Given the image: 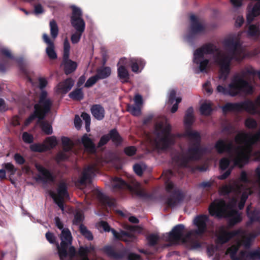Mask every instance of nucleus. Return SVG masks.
I'll return each instance as SVG.
<instances>
[{"mask_svg": "<svg viewBox=\"0 0 260 260\" xmlns=\"http://www.w3.org/2000/svg\"><path fill=\"white\" fill-rule=\"evenodd\" d=\"M95 171V167L92 165H89L84 168L78 180L79 184L81 185H86L87 183H90Z\"/></svg>", "mask_w": 260, "mask_h": 260, "instance_id": "6ab92c4d", "label": "nucleus"}, {"mask_svg": "<svg viewBox=\"0 0 260 260\" xmlns=\"http://www.w3.org/2000/svg\"><path fill=\"white\" fill-rule=\"evenodd\" d=\"M60 245L56 243V246L60 259L63 260L68 256L67 249L72 242V236L70 231L67 228L63 229L60 235Z\"/></svg>", "mask_w": 260, "mask_h": 260, "instance_id": "1a4fd4ad", "label": "nucleus"}, {"mask_svg": "<svg viewBox=\"0 0 260 260\" xmlns=\"http://www.w3.org/2000/svg\"><path fill=\"white\" fill-rule=\"evenodd\" d=\"M215 148L218 153H223L224 152H231L233 148V145L232 142L226 143L222 139L218 140L215 145Z\"/></svg>", "mask_w": 260, "mask_h": 260, "instance_id": "a878e982", "label": "nucleus"}, {"mask_svg": "<svg viewBox=\"0 0 260 260\" xmlns=\"http://www.w3.org/2000/svg\"><path fill=\"white\" fill-rule=\"evenodd\" d=\"M131 60L132 58H127L125 57H122L119 59L117 66V67H123L126 68V67L130 66V61Z\"/></svg>", "mask_w": 260, "mask_h": 260, "instance_id": "680f3d73", "label": "nucleus"}, {"mask_svg": "<svg viewBox=\"0 0 260 260\" xmlns=\"http://www.w3.org/2000/svg\"><path fill=\"white\" fill-rule=\"evenodd\" d=\"M260 108V94L256 99L255 102L246 100L238 103H228L222 107L223 113L236 111L241 112L244 110L248 113L255 114L257 108Z\"/></svg>", "mask_w": 260, "mask_h": 260, "instance_id": "0eeeda50", "label": "nucleus"}, {"mask_svg": "<svg viewBox=\"0 0 260 260\" xmlns=\"http://www.w3.org/2000/svg\"><path fill=\"white\" fill-rule=\"evenodd\" d=\"M83 120H84L85 123V128L87 132L90 131V116L89 114L86 112H83L81 115Z\"/></svg>", "mask_w": 260, "mask_h": 260, "instance_id": "4d7b16f0", "label": "nucleus"}, {"mask_svg": "<svg viewBox=\"0 0 260 260\" xmlns=\"http://www.w3.org/2000/svg\"><path fill=\"white\" fill-rule=\"evenodd\" d=\"M241 230H234L231 232L225 231L223 228L220 230V235L217 237L218 243L223 244L229 242L232 238L239 235L241 233Z\"/></svg>", "mask_w": 260, "mask_h": 260, "instance_id": "aec40b11", "label": "nucleus"}, {"mask_svg": "<svg viewBox=\"0 0 260 260\" xmlns=\"http://www.w3.org/2000/svg\"><path fill=\"white\" fill-rule=\"evenodd\" d=\"M147 239L149 246L152 247L155 246L157 244L159 240V237L156 235L152 234L149 235L147 237Z\"/></svg>", "mask_w": 260, "mask_h": 260, "instance_id": "13d9d810", "label": "nucleus"}, {"mask_svg": "<svg viewBox=\"0 0 260 260\" xmlns=\"http://www.w3.org/2000/svg\"><path fill=\"white\" fill-rule=\"evenodd\" d=\"M245 126L250 129H254L256 128L257 123L256 121L252 118H247L245 121Z\"/></svg>", "mask_w": 260, "mask_h": 260, "instance_id": "6e6d98bb", "label": "nucleus"}, {"mask_svg": "<svg viewBox=\"0 0 260 260\" xmlns=\"http://www.w3.org/2000/svg\"><path fill=\"white\" fill-rule=\"evenodd\" d=\"M193 113V109L191 107L188 108L186 111L184 118V124L186 126L190 127L192 125L194 120Z\"/></svg>", "mask_w": 260, "mask_h": 260, "instance_id": "ea45409f", "label": "nucleus"}, {"mask_svg": "<svg viewBox=\"0 0 260 260\" xmlns=\"http://www.w3.org/2000/svg\"><path fill=\"white\" fill-rule=\"evenodd\" d=\"M234 189L233 186L231 184H225L219 188V191L223 196L229 195Z\"/></svg>", "mask_w": 260, "mask_h": 260, "instance_id": "864d4df0", "label": "nucleus"}, {"mask_svg": "<svg viewBox=\"0 0 260 260\" xmlns=\"http://www.w3.org/2000/svg\"><path fill=\"white\" fill-rule=\"evenodd\" d=\"M219 51V49L216 46L209 43L204 44L201 47L197 49L194 52L193 56H195V60L198 63V58H204L205 54H212Z\"/></svg>", "mask_w": 260, "mask_h": 260, "instance_id": "a211bd4d", "label": "nucleus"}, {"mask_svg": "<svg viewBox=\"0 0 260 260\" xmlns=\"http://www.w3.org/2000/svg\"><path fill=\"white\" fill-rule=\"evenodd\" d=\"M82 143L85 150L90 153L95 151V146L92 140L89 138L87 134L84 135L81 139Z\"/></svg>", "mask_w": 260, "mask_h": 260, "instance_id": "473e14b6", "label": "nucleus"}, {"mask_svg": "<svg viewBox=\"0 0 260 260\" xmlns=\"http://www.w3.org/2000/svg\"><path fill=\"white\" fill-rule=\"evenodd\" d=\"M30 149L35 152H44L48 151V148L45 144L35 143L30 146Z\"/></svg>", "mask_w": 260, "mask_h": 260, "instance_id": "a19ab883", "label": "nucleus"}, {"mask_svg": "<svg viewBox=\"0 0 260 260\" xmlns=\"http://www.w3.org/2000/svg\"><path fill=\"white\" fill-rule=\"evenodd\" d=\"M90 252L88 247L81 246L79 249L78 254L82 258L88 257V254Z\"/></svg>", "mask_w": 260, "mask_h": 260, "instance_id": "e2e57ef3", "label": "nucleus"}, {"mask_svg": "<svg viewBox=\"0 0 260 260\" xmlns=\"http://www.w3.org/2000/svg\"><path fill=\"white\" fill-rule=\"evenodd\" d=\"M72 14L70 22L72 26L77 31L84 32L85 29V22L82 18L81 9L76 6H72Z\"/></svg>", "mask_w": 260, "mask_h": 260, "instance_id": "4468645a", "label": "nucleus"}, {"mask_svg": "<svg viewBox=\"0 0 260 260\" xmlns=\"http://www.w3.org/2000/svg\"><path fill=\"white\" fill-rule=\"evenodd\" d=\"M83 32H80L76 31V32L72 35L71 40L73 44L78 43L81 38Z\"/></svg>", "mask_w": 260, "mask_h": 260, "instance_id": "338daca9", "label": "nucleus"}, {"mask_svg": "<svg viewBox=\"0 0 260 260\" xmlns=\"http://www.w3.org/2000/svg\"><path fill=\"white\" fill-rule=\"evenodd\" d=\"M70 44L68 40L66 39L63 42V53L62 57H70Z\"/></svg>", "mask_w": 260, "mask_h": 260, "instance_id": "052dcab7", "label": "nucleus"}, {"mask_svg": "<svg viewBox=\"0 0 260 260\" xmlns=\"http://www.w3.org/2000/svg\"><path fill=\"white\" fill-rule=\"evenodd\" d=\"M224 45L226 48L228 54L217 56L216 62L219 67V79L225 81L231 71V63L232 60L240 61L242 59V50L241 44L238 40L229 38L224 40Z\"/></svg>", "mask_w": 260, "mask_h": 260, "instance_id": "f03ea898", "label": "nucleus"}, {"mask_svg": "<svg viewBox=\"0 0 260 260\" xmlns=\"http://www.w3.org/2000/svg\"><path fill=\"white\" fill-rule=\"evenodd\" d=\"M184 136L189 140L187 154L180 153L174 156L173 159L183 167H187L190 161L200 160L206 153L207 149L201 146L200 134L190 129L186 130Z\"/></svg>", "mask_w": 260, "mask_h": 260, "instance_id": "7ed1b4c3", "label": "nucleus"}, {"mask_svg": "<svg viewBox=\"0 0 260 260\" xmlns=\"http://www.w3.org/2000/svg\"><path fill=\"white\" fill-rule=\"evenodd\" d=\"M42 38L44 43L47 45L46 48V53L48 57L52 60L56 59L57 58V55L55 51V45L53 41L51 40L46 34H44Z\"/></svg>", "mask_w": 260, "mask_h": 260, "instance_id": "412c9836", "label": "nucleus"}, {"mask_svg": "<svg viewBox=\"0 0 260 260\" xmlns=\"http://www.w3.org/2000/svg\"><path fill=\"white\" fill-rule=\"evenodd\" d=\"M57 194L53 192H50V196L53 199L54 202L57 205L58 207L62 210H64V199L69 197L68 191L67 184L65 182H60L57 188Z\"/></svg>", "mask_w": 260, "mask_h": 260, "instance_id": "2eb2a0df", "label": "nucleus"}, {"mask_svg": "<svg viewBox=\"0 0 260 260\" xmlns=\"http://www.w3.org/2000/svg\"><path fill=\"white\" fill-rule=\"evenodd\" d=\"M100 226L104 230V231L106 232H111L113 234V236L115 239H118L119 235H118V232H117L114 229L111 228L110 226L108 224V223L105 221H101L100 223Z\"/></svg>", "mask_w": 260, "mask_h": 260, "instance_id": "79ce46f5", "label": "nucleus"}, {"mask_svg": "<svg viewBox=\"0 0 260 260\" xmlns=\"http://www.w3.org/2000/svg\"><path fill=\"white\" fill-rule=\"evenodd\" d=\"M200 112L202 115L209 116L212 112V105L210 103H203L200 107Z\"/></svg>", "mask_w": 260, "mask_h": 260, "instance_id": "de8ad7c7", "label": "nucleus"}, {"mask_svg": "<svg viewBox=\"0 0 260 260\" xmlns=\"http://www.w3.org/2000/svg\"><path fill=\"white\" fill-rule=\"evenodd\" d=\"M22 138L25 143L30 144L34 141L33 136L27 132H24L23 133Z\"/></svg>", "mask_w": 260, "mask_h": 260, "instance_id": "774afa93", "label": "nucleus"}, {"mask_svg": "<svg viewBox=\"0 0 260 260\" xmlns=\"http://www.w3.org/2000/svg\"><path fill=\"white\" fill-rule=\"evenodd\" d=\"M160 131L156 132L157 141L156 145L162 150H167L175 143V135L171 133L172 126L170 124L165 126L160 124L158 126Z\"/></svg>", "mask_w": 260, "mask_h": 260, "instance_id": "6e6552de", "label": "nucleus"}, {"mask_svg": "<svg viewBox=\"0 0 260 260\" xmlns=\"http://www.w3.org/2000/svg\"><path fill=\"white\" fill-rule=\"evenodd\" d=\"M108 135L109 140H111L116 146H119L122 143L123 139L116 128L110 130Z\"/></svg>", "mask_w": 260, "mask_h": 260, "instance_id": "f704fd0d", "label": "nucleus"}, {"mask_svg": "<svg viewBox=\"0 0 260 260\" xmlns=\"http://www.w3.org/2000/svg\"><path fill=\"white\" fill-rule=\"evenodd\" d=\"M185 226L183 224H178L174 226L169 233L167 234V240L172 243H178L180 242L185 243L187 239L191 235L190 232L184 234Z\"/></svg>", "mask_w": 260, "mask_h": 260, "instance_id": "9d476101", "label": "nucleus"}, {"mask_svg": "<svg viewBox=\"0 0 260 260\" xmlns=\"http://www.w3.org/2000/svg\"><path fill=\"white\" fill-rule=\"evenodd\" d=\"M48 113L32 112L26 120V123H31L36 118H38L37 123L39 125L41 130L46 135H51L53 133L52 127L50 123L44 119Z\"/></svg>", "mask_w": 260, "mask_h": 260, "instance_id": "ddd939ff", "label": "nucleus"}, {"mask_svg": "<svg viewBox=\"0 0 260 260\" xmlns=\"http://www.w3.org/2000/svg\"><path fill=\"white\" fill-rule=\"evenodd\" d=\"M247 216L249 219V221L247 222V225H249L254 222H258L260 223V211L257 209L253 210H250V206L246 209Z\"/></svg>", "mask_w": 260, "mask_h": 260, "instance_id": "cd10ccee", "label": "nucleus"}, {"mask_svg": "<svg viewBox=\"0 0 260 260\" xmlns=\"http://www.w3.org/2000/svg\"><path fill=\"white\" fill-rule=\"evenodd\" d=\"M99 79L95 75L90 77L86 82L84 87L89 88L92 87Z\"/></svg>", "mask_w": 260, "mask_h": 260, "instance_id": "0e129e2a", "label": "nucleus"}, {"mask_svg": "<svg viewBox=\"0 0 260 260\" xmlns=\"http://www.w3.org/2000/svg\"><path fill=\"white\" fill-rule=\"evenodd\" d=\"M84 219V214L80 211H78L74 215V218L73 221V224L76 225H79L80 226L81 224H82V223L83 222Z\"/></svg>", "mask_w": 260, "mask_h": 260, "instance_id": "5fc2aeb1", "label": "nucleus"}, {"mask_svg": "<svg viewBox=\"0 0 260 260\" xmlns=\"http://www.w3.org/2000/svg\"><path fill=\"white\" fill-rule=\"evenodd\" d=\"M50 35L53 39H55L58 35L59 29L57 24L54 19L51 20L49 22Z\"/></svg>", "mask_w": 260, "mask_h": 260, "instance_id": "37998d69", "label": "nucleus"}, {"mask_svg": "<svg viewBox=\"0 0 260 260\" xmlns=\"http://www.w3.org/2000/svg\"><path fill=\"white\" fill-rule=\"evenodd\" d=\"M11 66V62L9 60L5 59H1L0 62V72L5 73Z\"/></svg>", "mask_w": 260, "mask_h": 260, "instance_id": "bf43d9fd", "label": "nucleus"}, {"mask_svg": "<svg viewBox=\"0 0 260 260\" xmlns=\"http://www.w3.org/2000/svg\"><path fill=\"white\" fill-rule=\"evenodd\" d=\"M239 260H260V249L241 250L239 252Z\"/></svg>", "mask_w": 260, "mask_h": 260, "instance_id": "393cba45", "label": "nucleus"}, {"mask_svg": "<svg viewBox=\"0 0 260 260\" xmlns=\"http://www.w3.org/2000/svg\"><path fill=\"white\" fill-rule=\"evenodd\" d=\"M256 72L253 69H247L239 73L235 74L231 78L227 87L218 85L217 92L225 95L236 96L241 93L251 94L253 93V87L251 84L245 79L247 74L254 75Z\"/></svg>", "mask_w": 260, "mask_h": 260, "instance_id": "20e7f679", "label": "nucleus"}, {"mask_svg": "<svg viewBox=\"0 0 260 260\" xmlns=\"http://www.w3.org/2000/svg\"><path fill=\"white\" fill-rule=\"evenodd\" d=\"M61 142L63 146V151L64 152H69L72 150L73 144L69 138L62 137L61 138Z\"/></svg>", "mask_w": 260, "mask_h": 260, "instance_id": "8fccbe9b", "label": "nucleus"}, {"mask_svg": "<svg viewBox=\"0 0 260 260\" xmlns=\"http://www.w3.org/2000/svg\"><path fill=\"white\" fill-rule=\"evenodd\" d=\"M2 167L6 170V173L7 172L10 177L14 176L17 171V168L11 162L4 163L2 165Z\"/></svg>", "mask_w": 260, "mask_h": 260, "instance_id": "49530a36", "label": "nucleus"}, {"mask_svg": "<svg viewBox=\"0 0 260 260\" xmlns=\"http://www.w3.org/2000/svg\"><path fill=\"white\" fill-rule=\"evenodd\" d=\"M166 190L171 194L167 199L166 204L170 208H174L178 203L182 201L184 198V194L178 189H175L174 185L172 182H166Z\"/></svg>", "mask_w": 260, "mask_h": 260, "instance_id": "9b49d317", "label": "nucleus"}, {"mask_svg": "<svg viewBox=\"0 0 260 260\" xmlns=\"http://www.w3.org/2000/svg\"><path fill=\"white\" fill-rule=\"evenodd\" d=\"M79 231L81 234L88 240L91 241L93 239V236L92 233L83 224L79 226Z\"/></svg>", "mask_w": 260, "mask_h": 260, "instance_id": "a18cd8bd", "label": "nucleus"}, {"mask_svg": "<svg viewBox=\"0 0 260 260\" xmlns=\"http://www.w3.org/2000/svg\"><path fill=\"white\" fill-rule=\"evenodd\" d=\"M99 202L104 206L111 207L115 205V200L106 196L101 191H98L96 194Z\"/></svg>", "mask_w": 260, "mask_h": 260, "instance_id": "c756f323", "label": "nucleus"}, {"mask_svg": "<svg viewBox=\"0 0 260 260\" xmlns=\"http://www.w3.org/2000/svg\"><path fill=\"white\" fill-rule=\"evenodd\" d=\"M61 66L63 67L64 73L66 75H69L74 73L78 67L77 62L72 60L69 57H62Z\"/></svg>", "mask_w": 260, "mask_h": 260, "instance_id": "b1692460", "label": "nucleus"}, {"mask_svg": "<svg viewBox=\"0 0 260 260\" xmlns=\"http://www.w3.org/2000/svg\"><path fill=\"white\" fill-rule=\"evenodd\" d=\"M130 66L132 69V71L134 73H138L141 71H139V68L142 70L145 64V62L144 60L140 58H132V60L130 61Z\"/></svg>", "mask_w": 260, "mask_h": 260, "instance_id": "2f4dec72", "label": "nucleus"}, {"mask_svg": "<svg viewBox=\"0 0 260 260\" xmlns=\"http://www.w3.org/2000/svg\"><path fill=\"white\" fill-rule=\"evenodd\" d=\"M35 167L39 172L42 175V176H39V179L44 182H54L55 181V176L49 170L40 165L36 164Z\"/></svg>", "mask_w": 260, "mask_h": 260, "instance_id": "4be33fe9", "label": "nucleus"}, {"mask_svg": "<svg viewBox=\"0 0 260 260\" xmlns=\"http://www.w3.org/2000/svg\"><path fill=\"white\" fill-rule=\"evenodd\" d=\"M16 61L18 63L20 72L25 76V77L29 80L31 81L30 77V72L29 71L25 64L22 58H18L16 59Z\"/></svg>", "mask_w": 260, "mask_h": 260, "instance_id": "e433bc0d", "label": "nucleus"}, {"mask_svg": "<svg viewBox=\"0 0 260 260\" xmlns=\"http://www.w3.org/2000/svg\"><path fill=\"white\" fill-rule=\"evenodd\" d=\"M75 81L72 78L69 77L60 82L56 86L57 91L62 94H66L73 87Z\"/></svg>", "mask_w": 260, "mask_h": 260, "instance_id": "5701e85b", "label": "nucleus"}, {"mask_svg": "<svg viewBox=\"0 0 260 260\" xmlns=\"http://www.w3.org/2000/svg\"><path fill=\"white\" fill-rule=\"evenodd\" d=\"M111 74V69L109 67H101L96 70L95 75L99 80L109 77Z\"/></svg>", "mask_w": 260, "mask_h": 260, "instance_id": "c9c22d12", "label": "nucleus"}, {"mask_svg": "<svg viewBox=\"0 0 260 260\" xmlns=\"http://www.w3.org/2000/svg\"><path fill=\"white\" fill-rule=\"evenodd\" d=\"M117 77L122 83L129 82L130 75L127 69L123 67H117Z\"/></svg>", "mask_w": 260, "mask_h": 260, "instance_id": "7c9ffc66", "label": "nucleus"}, {"mask_svg": "<svg viewBox=\"0 0 260 260\" xmlns=\"http://www.w3.org/2000/svg\"><path fill=\"white\" fill-rule=\"evenodd\" d=\"M247 33L251 37H258L260 35V30L258 26L254 24H250Z\"/></svg>", "mask_w": 260, "mask_h": 260, "instance_id": "603ef678", "label": "nucleus"}, {"mask_svg": "<svg viewBox=\"0 0 260 260\" xmlns=\"http://www.w3.org/2000/svg\"><path fill=\"white\" fill-rule=\"evenodd\" d=\"M44 143L48 148V150L54 148L57 144V141L55 136L48 137L46 138Z\"/></svg>", "mask_w": 260, "mask_h": 260, "instance_id": "3c124183", "label": "nucleus"}, {"mask_svg": "<svg viewBox=\"0 0 260 260\" xmlns=\"http://www.w3.org/2000/svg\"><path fill=\"white\" fill-rule=\"evenodd\" d=\"M204 58H198L197 62H196V60H195V56H193V62L194 63L198 64H199V70L201 72H207V67L209 64V60L208 59H205L203 60H201V59H203Z\"/></svg>", "mask_w": 260, "mask_h": 260, "instance_id": "c03bdc74", "label": "nucleus"}, {"mask_svg": "<svg viewBox=\"0 0 260 260\" xmlns=\"http://www.w3.org/2000/svg\"><path fill=\"white\" fill-rule=\"evenodd\" d=\"M126 108L127 111L131 113L133 116H138L141 114V107L140 106L135 105L127 104Z\"/></svg>", "mask_w": 260, "mask_h": 260, "instance_id": "09e8293b", "label": "nucleus"}, {"mask_svg": "<svg viewBox=\"0 0 260 260\" xmlns=\"http://www.w3.org/2000/svg\"><path fill=\"white\" fill-rule=\"evenodd\" d=\"M90 111L92 116L98 120H102L105 117V110L100 104L93 105Z\"/></svg>", "mask_w": 260, "mask_h": 260, "instance_id": "bb28decb", "label": "nucleus"}, {"mask_svg": "<svg viewBox=\"0 0 260 260\" xmlns=\"http://www.w3.org/2000/svg\"><path fill=\"white\" fill-rule=\"evenodd\" d=\"M205 29V26L199 21L198 18L193 14L191 15L189 32L186 37L187 41L192 43L197 35L204 32Z\"/></svg>", "mask_w": 260, "mask_h": 260, "instance_id": "f8f14e48", "label": "nucleus"}, {"mask_svg": "<svg viewBox=\"0 0 260 260\" xmlns=\"http://www.w3.org/2000/svg\"><path fill=\"white\" fill-rule=\"evenodd\" d=\"M137 151V149L135 146H127L124 148V153L129 156H134Z\"/></svg>", "mask_w": 260, "mask_h": 260, "instance_id": "69168bd1", "label": "nucleus"}, {"mask_svg": "<svg viewBox=\"0 0 260 260\" xmlns=\"http://www.w3.org/2000/svg\"><path fill=\"white\" fill-rule=\"evenodd\" d=\"M235 141L239 146L236 149L234 164L242 168L250 159L253 146L260 142V129L254 134L240 132L235 136Z\"/></svg>", "mask_w": 260, "mask_h": 260, "instance_id": "f257e3e1", "label": "nucleus"}, {"mask_svg": "<svg viewBox=\"0 0 260 260\" xmlns=\"http://www.w3.org/2000/svg\"><path fill=\"white\" fill-rule=\"evenodd\" d=\"M53 105V101L47 98V92L45 90H42L39 98L38 103L34 105L33 112L49 113Z\"/></svg>", "mask_w": 260, "mask_h": 260, "instance_id": "dca6fc26", "label": "nucleus"}, {"mask_svg": "<svg viewBox=\"0 0 260 260\" xmlns=\"http://www.w3.org/2000/svg\"><path fill=\"white\" fill-rule=\"evenodd\" d=\"M103 251L108 256L113 257L115 259H122L124 256L123 252H116L114 247L112 246L106 245L105 246L103 249Z\"/></svg>", "mask_w": 260, "mask_h": 260, "instance_id": "c85d7f7f", "label": "nucleus"}, {"mask_svg": "<svg viewBox=\"0 0 260 260\" xmlns=\"http://www.w3.org/2000/svg\"><path fill=\"white\" fill-rule=\"evenodd\" d=\"M112 187L114 192L122 190H128L132 194L147 200H152L154 198L153 193H148L144 189L140 188L138 185H131L120 178L115 177L112 181Z\"/></svg>", "mask_w": 260, "mask_h": 260, "instance_id": "423d86ee", "label": "nucleus"}, {"mask_svg": "<svg viewBox=\"0 0 260 260\" xmlns=\"http://www.w3.org/2000/svg\"><path fill=\"white\" fill-rule=\"evenodd\" d=\"M208 210L211 216H215L219 218H228V224L230 228L233 227L242 220L241 213L236 209H232L230 205L222 199L213 202L210 205Z\"/></svg>", "mask_w": 260, "mask_h": 260, "instance_id": "39448f33", "label": "nucleus"}, {"mask_svg": "<svg viewBox=\"0 0 260 260\" xmlns=\"http://www.w3.org/2000/svg\"><path fill=\"white\" fill-rule=\"evenodd\" d=\"M69 96L73 101H81L84 97L82 88L77 87L69 94Z\"/></svg>", "mask_w": 260, "mask_h": 260, "instance_id": "4c0bfd02", "label": "nucleus"}, {"mask_svg": "<svg viewBox=\"0 0 260 260\" xmlns=\"http://www.w3.org/2000/svg\"><path fill=\"white\" fill-rule=\"evenodd\" d=\"M209 220V216L207 215H197L193 220V223L197 229L192 231V233L197 236L203 235L207 230V223Z\"/></svg>", "mask_w": 260, "mask_h": 260, "instance_id": "f3484780", "label": "nucleus"}, {"mask_svg": "<svg viewBox=\"0 0 260 260\" xmlns=\"http://www.w3.org/2000/svg\"><path fill=\"white\" fill-rule=\"evenodd\" d=\"M119 238L117 240H122L125 242H133L136 239V237L133 234L128 232L121 230L120 233H118Z\"/></svg>", "mask_w": 260, "mask_h": 260, "instance_id": "58836bf2", "label": "nucleus"}, {"mask_svg": "<svg viewBox=\"0 0 260 260\" xmlns=\"http://www.w3.org/2000/svg\"><path fill=\"white\" fill-rule=\"evenodd\" d=\"M241 244L240 242H238L236 244H234L229 247L226 251V254H229L230 258L232 260H239V255L237 256L236 255Z\"/></svg>", "mask_w": 260, "mask_h": 260, "instance_id": "72a5a7b5", "label": "nucleus"}]
</instances>
